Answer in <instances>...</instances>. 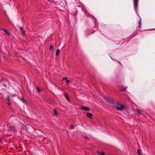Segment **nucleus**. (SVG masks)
Returning a JSON list of instances; mask_svg holds the SVG:
<instances>
[{
  "mask_svg": "<svg viewBox=\"0 0 155 155\" xmlns=\"http://www.w3.org/2000/svg\"><path fill=\"white\" fill-rule=\"evenodd\" d=\"M125 108V106L121 104H118L116 106V109L118 110H121Z\"/></svg>",
  "mask_w": 155,
  "mask_h": 155,
  "instance_id": "1",
  "label": "nucleus"
},
{
  "mask_svg": "<svg viewBox=\"0 0 155 155\" xmlns=\"http://www.w3.org/2000/svg\"><path fill=\"white\" fill-rule=\"evenodd\" d=\"M104 99L106 102L108 103L109 104L113 103L114 102V100L113 99L110 98L108 97H104Z\"/></svg>",
  "mask_w": 155,
  "mask_h": 155,
  "instance_id": "2",
  "label": "nucleus"
},
{
  "mask_svg": "<svg viewBox=\"0 0 155 155\" xmlns=\"http://www.w3.org/2000/svg\"><path fill=\"white\" fill-rule=\"evenodd\" d=\"M81 109L83 110L86 111H88L90 110V109L88 107L83 106L81 107Z\"/></svg>",
  "mask_w": 155,
  "mask_h": 155,
  "instance_id": "3",
  "label": "nucleus"
},
{
  "mask_svg": "<svg viewBox=\"0 0 155 155\" xmlns=\"http://www.w3.org/2000/svg\"><path fill=\"white\" fill-rule=\"evenodd\" d=\"M138 0H134V6L136 8H137V7Z\"/></svg>",
  "mask_w": 155,
  "mask_h": 155,
  "instance_id": "4",
  "label": "nucleus"
},
{
  "mask_svg": "<svg viewBox=\"0 0 155 155\" xmlns=\"http://www.w3.org/2000/svg\"><path fill=\"white\" fill-rule=\"evenodd\" d=\"M86 115L88 117L91 119L92 118V117L93 115V114L91 113L87 112L86 113Z\"/></svg>",
  "mask_w": 155,
  "mask_h": 155,
  "instance_id": "5",
  "label": "nucleus"
},
{
  "mask_svg": "<svg viewBox=\"0 0 155 155\" xmlns=\"http://www.w3.org/2000/svg\"><path fill=\"white\" fill-rule=\"evenodd\" d=\"M9 130H10V131H12L13 132H15L16 130L15 127H14L13 126L11 127L9 129Z\"/></svg>",
  "mask_w": 155,
  "mask_h": 155,
  "instance_id": "6",
  "label": "nucleus"
},
{
  "mask_svg": "<svg viewBox=\"0 0 155 155\" xmlns=\"http://www.w3.org/2000/svg\"><path fill=\"white\" fill-rule=\"evenodd\" d=\"M2 30L5 32V34L7 35L8 36H9L10 35V33L7 30H5L4 29H3Z\"/></svg>",
  "mask_w": 155,
  "mask_h": 155,
  "instance_id": "7",
  "label": "nucleus"
},
{
  "mask_svg": "<svg viewBox=\"0 0 155 155\" xmlns=\"http://www.w3.org/2000/svg\"><path fill=\"white\" fill-rule=\"evenodd\" d=\"M64 96L66 98L67 100L69 102H70V100H69V98L68 97V96L66 94H64Z\"/></svg>",
  "mask_w": 155,
  "mask_h": 155,
  "instance_id": "8",
  "label": "nucleus"
},
{
  "mask_svg": "<svg viewBox=\"0 0 155 155\" xmlns=\"http://www.w3.org/2000/svg\"><path fill=\"white\" fill-rule=\"evenodd\" d=\"M20 30L21 31L22 34L23 35H25V32L23 31V28L22 27H20Z\"/></svg>",
  "mask_w": 155,
  "mask_h": 155,
  "instance_id": "9",
  "label": "nucleus"
},
{
  "mask_svg": "<svg viewBox=\"0 0 155 155\" xmlns=\"http://www.w3.org/2000/svg\"><path fill=\"white\" fill-rule=\"evenodd\" d=\"M97 153L100 155H104L105 154L103 152H99L98 151H97Z\"/></svg>",
  "mask_w": 155,
  "mask_h": 155,
  "instance_id": "10",
  "label": "nucleus"
},
{
  "mask_svg": "<svg viewBox=\"0 0 155 155\" xmlns=\"http://www.w3.org/2000/svg\"><path fill=\"white\" fill-rule=\"evenodd\" d=\"M60 52V50L59 49H57L56 51V56H58L59 53Z\"/></svg>",
  "mask_w": 155,
  "mask_h": 155,
  "instance_id": "11",
  "label": "nucleus"
},
{
  "mask_svg": "<svg viewBox=\"0 0 155 155\" xmlns=\"http://www.w3.org/2000/svg\"><path fill=\"white\" fill-rule=\"evenodd\" d=\"M54 113L55 115L57 116L58 114V112L55 109L54 110Z\"/></svg>",
  "mask_w": 155,
  "mask_h": 155,
  "instance_id": "12",
  "label": "nucleus"
},
{
  "mask_svg": "<svg viewBox=\"0 0 155 155\" xmlns=\"http://www.w3.org/2000/svg\"><path fill=\"white\" fill-rule=\"evenodd\" d=\"M137 153H138V154L139 155H140V150L139 149H138L137 150Z\"/></svg>",
  "mask_w": 155,
  "mask_h": 155,
  "instance_id": "13",
  "label": "nucleus"
},
{
  "mask_svg": "<svg viewBox=\"0 0 155 155\" xmlns=\"http://www.w3.org/2000/svg\"><path fill=\"white\" fill-rule=\"evenodd\" d=\"M137 111H138L139 113L140 114H142V112L140 110H137Z\"/></svg>",
  "mask_w": 155,
  "mask_h": 155,
  "instance_id": "14",
  "label": "nucleus"
},
{
  "mask_svg": "<svg viewBox=\"0 0 155 155\" xmlns=\"http://www.w3.org/2000/svg\"><path fill=\"white\" fill-rule=\"evenodd\" d=\"M67 79H68V78L67 77H64V78L62 80H66L67 81V80H68Z\"/></svg>",
  "mask_w": 155,
  "mask_h": 155,
  "instance_id": "15",
  "label": "nucleus"
},
{
  "mask_svg": "<svg viewBox=\"0 0 155 155\" xmlns=\"http://www.w3.org/2000/svg\"><path fill=\"white\" fill-rule=\"evenodd\" d=\"M71 82V81L68 80H67V81H66V83H67V84L68 85V83Z\"/></svg>",
  "mask_w": 155,
  "mask_h": 155,
  "instance_id": "16",
  "label": "nucleus"
},
{
  "mask_svg": "<svg viewBox=\"0 0 155 155\" xmlns=\"http://www.w3.org/2000/svg\"><path fill=\"white\" fill-rule=\"evenodd\" d=\"M36 89L38 91V92H40V89L38 88V87H37L36 88Z\"/></svg>",
  "mask_w": 155,
  "mask_h": 155,
  "instance_id": "17",
  "label": "nucleus"
},
{
  "mask_svg": "<svg viewBox=\"0 0 155 155\" xmlns=\"http://www.w3.org/2000/svg\"><path fill=\"white\" fill-rule=\"evenodd\" d=\"M139 24V27H140V26H141V21H140L139 23H138Z\"/></svg>",
  "mask_w": 155,
  "mask_h": 155,
  "instance_id": "18",
  "label": "nucleus"
},
{
  "mask_svg": "<svg viewBox=\"0 0 155 155\" xmlns=\"http://www.w3.org/2000/svg\"><path fill=\"white\" fill-rule=\"evenodd\" d=\"M53 48V46H50L49 49L51 50Z\"/></svg>",
  "mask_w": 155,
  "mask_h": 155,
  "instance_id": "19",
  "label": "nucleus"
},
{
  "mask_svg": "<svg viewBox=\"0 0 155 155\" xmlns=\"http://www.w3.org/2000/svg\"><path fill=\"white\" fill-rule=\"evenodd\" d=\"M21 101L22 102H24H24H25V100H24V99L23 98H21Z\"/></svg>",
  "mask_w": 155,
  "mask_h": 155,
  "instance_id": "20",
  "label": "nucleus"
},
{
  "mask_svg": "<svg viewBox=\"0 0 155 155\" xmlns=\"http://www.w3.org/2000/svg\"><path fill=\"white\" fill-rule=\"evenodd\" d=\"M7 100H8V104H10V103H9V97H8L7 98Z\"/></svg>",
  "mask_w": 155,
  "mask_h": 155,
  "instance_id": "21",
  "label": "nucleus"
},
{
  "mask_svg": "<svg viewBox=\"0 0 155 155\" xmlns=\"http://www.w3.org/2000/svg\"><path fill=\"white\" fill-rule=\"evenodd\" d=\"M85 139L86 140H88L89 138H88V137L86 136V137H85Z\"/></svg>",
  "mask_w": 155,
  "mask_h": 155,
  "instance_id": "22",
  "label": "nucleus"
},
{
  "mask_svg": "<svg viewBox=\"0 0 155 155\" xmlns=\"http://www.w3.org/2000/svg\"><path fill=\"white\" fill-rule=\"evenodd\" d=\"M71 128H72V129H74V126H71Z\"/></svg>",
  "mask_w": 155,
  "mask_h": 155,
  "instance_id": "23",
  "label": "nucleus"
},
{
  "mask_svg": "<svg viewBox=\"0 0 155 155\" xmlns=\"http://www.w3.org/2000/svg\"><path fill=\"white\" fill-rule=\"evenodd\" d=\"M126 90V88H124V89H123L124 90Z\"/></svg>",
  "mask_w": 155,
  "mask_h": 155,
  "instance_id": "24",
  "label": "nucleus"
}]
</instances>
